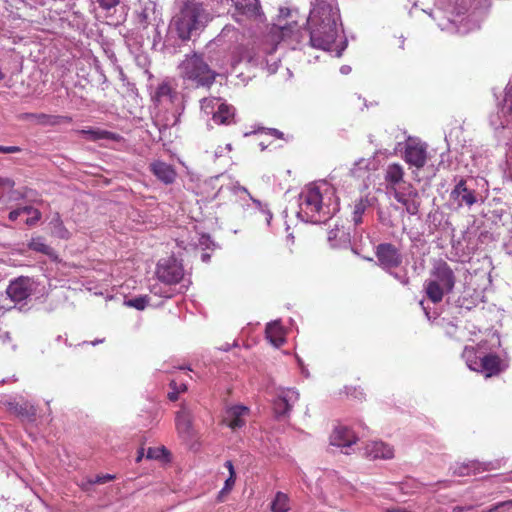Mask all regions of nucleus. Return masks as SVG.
<instances>
[{"mask_svg":"<svg viewBox=\"0 0 512 512\" xmlns=\"http://www.w3.org/2000/svg\"><path fill=\"white\" fill-rule=\"evenodd\" d=\"M225 467L228 469L229 471V476H236V473H235V470H234V466H233V463L232 461L228 460L225 462Z\"/></svg>","mask_w":512,"mask_h":512,"instance_id":"nucleus-53","label":"nucleus"},{"mask_svg":"<svg viewBox=\"0 0 512 512\" xmlns=\"http://www.w3.org/2000/svg\"><path fill=\"white\" fill-rule=\"evenodd\" d=\"M271 509L273 512H287L289 510L287 495L278 492L271 504Z\"/></svg>","mask_w":512,"mask_h":512,"instance_id":"nucleus-35","label":"nucleus"},{"mask_svg":"<svg viewBox=\"0 0 512 512\" xmlns=\"http://www.w3.org/2000/svg\"><path fill=\"white\" fill-rule=\"evenodd\" d=\"M501 112L503 114L512 113V86H507L505 89V95L501 106Z\"/></svg>","mask_w":512,"mask_h":512,"instance_id":"nucleus-39","label":"nucleus"},{"mask_svg":"<svg viewBox=\"0 0 512 512\" xmlns=\"http://www.w3.org/2000/svg\"><path fill=\"white\" fill-rule=\"evenodd\" d=\"M338 210L335 188L326 181L311 183L299 194L297 216L304 222L325 223Z\"/></svg>","mask_w":512,"mask_h":512,"instance_id":"nucleus-1","label":"nucleus"},{"mask_svg":"<svg viewBox=\"0 0 512 512\" xmlns=\"http://www.w3.org/2000/svg\"><path fill=\"white\" fill-rule=\"evenodd\" d=\"M40 122L48 125H58L62 122H71V117L68 116H58V115H46L41 114L39 116Z\"/></svg>","mask_w":512,"mask_h":512,"instance_id":"nucleus-37","label":"nucleus"},{"mask_svg":"<svg viewBox=\"0 0 512 512\" xmlns=\"http://www.w3.org/2000/svg\"><path fill=\"white\" fill-rule=\"evenodd\" d=\"M400 48L403 49L404 48V40H401L400 41Z\"/></svg>","mask_w":512,"mask_h":512,"instance_id":"nucleus-62","label":"nucleus"},{"mask_svg":"<svg viewBox=\"0 0 512 512\" xmlns=\"http://www.w3.org/2000/svg\"><path fill=\"white\" fill-rule=\"evenodd\" d=\"M156 11L153 6H145L136 12L135 22L141 29H147L149 26H157Z\"/></svg>","mask_w":512,"mask_h":512,"instance_id":"nucleus-24","label":"nucleus"},{"mask_svg":"<svg viewBox=\"0 0 512 512\" xmlns=\"http://www.w3.org/2000/svg\"><path fill=\"white\" fill-rule=\"evenodd\" d=\"M484 470H487L484 464L478 461H469L467 463L457 464L454 467L453 473L458 476H466L470 474H476Z\"/></svg>","mask_w":512,"mask_h":512,"instance_id":"nucleus-27","label":"nucleus"},{"mask_svg":"<svg viewBox=\"0 0 512 512\" xmlns=\"http://www.w3.org/2000/svg\"><path fill=\"white\" fill-rule=\"evenodd\" d=\"M26 215H28V217H32L33 216V213H25Z\"/></svg>","mask_w":512,"mask_h":512,"instance_id":"nucleus-63","label":"nucleus"},{"mask_svg":"<svg viewBox=\"0 0 512 512\" xmlns=\"http://www.w3.org/2000/svg\"><path fill=\"white\" fill-rule=\"evenodd\" d=\"M510 150H511V153H512V143H511V146H510Z\"/></svg>","mask_w":512,"mask_h":512,"instance_id":"nucleus-64","label":"nucleus"},{"mask_svg":"<svg viewBox=\"0 0 512 512\" xmlns=\"http://www.w3.org/2000/svg\"><path fill=\"white\" fill-rule=\"evenodd\" d=\"M177 97L176 90L167 81L162 82L156 89L154 98L158 102L169 101L173 103Z\"/></svg>","mask_w":512,"mask_h":512,"instance_id":"nucleus-28","label":"nucleus"},{"mask_svg":"<svg viewBox=\"0 0 512 512\" xmlns=\"http://www.w3.org/2000/svg\"><path fill=\"white\" fill-rule=\"evenodd\" d=\"M186 389H187L186 384H181V385L178 387L179 393H180V392L185 391Z\"/></svg>","mask_w":512,"mask_h":512,"instance_id":"nucleus-58","label":"nucleus"},{"mask_svg":"<svg viewBox=\"0 0 512 512\" xmlns=\"http://www.w3.org/2000/svg\"><path fill=\"white\" fill-rule=\"evenodd\" d=\"M393 276L403 285H408L409 284V277L407 276L406 273L404 274H398V273H394Z\"/></svg>","mask_w":512,"mask_h":512,"instance_id":"nucleus-49","label":"nucleus"},{"mask_svg":"<svg viewBox=\"0 0 512 512\" xmlns=\"http://www.w3.org/2000/svg\"><path fill=\"white\" fill-rule=\"evenodd\" d=\"M462 357L470 370L478 371L479 362H481V358L483 357L482 353H478L474 347H465Z\"/></svg>","mask_w":512,"mask_h":512,"instance_id":"nucleus-29","label":"nucleus"},{"mask_svg":"<svg viewBox=\"0 0 512 512\" xmlns=\"http://www.w3.org/2000/svg\"><path fill=\"white\" fill-rule=\"evenodd\" d=\"M349 240V234L344 230V227L339 228L336 226L328 233V241L333 247L339 246Z\"/></svg>","mask_w":512,"mask_h":512,"instance_id":"nucleus-32","label":"nucleus"},{"mask_svg":"<svg viewBox=\"0 0 512 512\" xmlns=\"http://www.w3.org/2000/svg\"><path fill=\"white\" fill-rule=\"evenodd\" d=\"M29 247L36 252H41L46 255H52L54 252L53 249L47 245L41 237L33 238L29 243Z\"/></svg>","mask_w":512,"mask_h":512,"instance_id":"nucleus-36","label":"nucleus"},{"mask_svg":"<svg viewBox=\"0 0 512 512\" xmlns=\"http://www.w3.org/2000/svg\"><path fill=\"white\" fill-rule=\"evenodd\" d=\"M405 161L416 168H422L427 161V147L417 139L409 137L404 150Z\"/></svg>","mask_w":512,"mask_h":512,"instance_id":"nucleus-9","label":"nucleus"},{"mask_svg":"<svg viewBox=\"0 0 512 512\" xmlns=\"http://www.w3.org/2000/svg\"><path fill=\"white\" fill-rule=\"evenodd\" d=\"M33 286L34 281L32 279L19 277L9 284L6 293L13 302L20 303L31 296Z\"/></svg>","mask_w":512,"mask_h":512,"instance_id":"nucleus-12","label":"nucleus"},{"mask_svg":"<svg viewBox=\"0 0 512 512\" xmlns=\"http://www.w3.org/2000/svg\"><path fill=\"white\" fill-rule=\"evenodd\" d=\"M339 21V8L334 0H314L307 18L311 45L325 51L330 50L338 36Z\"/></svg>","mask_w":512,"mask_h":512,"instance_id":"nucleus-2","label":"nucleus"},{"mask_svg":"<svg viewBox=\"0 0 512 512\" xmlns=\"http://www.w3.org/2000/svg\"><path fill=\"white\" fill-rule=\"evenodd\" d=\"M0 186H6L9 188H12L14 186V182L10 178H1L0 177Z\"/></svg>","mask_w":512,"mask_h":512,"instance_id":"nucleus-52","label":"nucleus"},{"mask_svg":"<svg viewBox=\"0 0 512 512\" xmlns=\"http://www.w3.org/2000/svg\"><path fill=\"white\" fill-rule=\"evenodd\" d=\"M222 98L219 97H205L200 101L201 110L206 115L214 116L219 103L221 102Z\"/></svg>","mask_w":512,"mask_h":512,"instance_id":"nucleus-34","label":"nucleus"},{"mask_svg":"<svg viewBox=\"0 0 512 512\" xmlns=\"http://www.w3.org/2000/svg\"><path fill=\"white\" fill-rule=\"evenodd\" d=\"M364 455L369 459H391L394 456L393 448L381 441L367 443Z\"/></svg>","mask_w":512,"mask_h":512,"instance_id":"nucleus-19","label":"nucleus"},{"mask_svg":"<svg viewBox=\"0 0 512 512\" xmlns=\"http://www.w3.org/2000/svg\"><path fill=\"white\" fill-rule=\"evenodd\" d=\"M340 71H341V73H342V74H345V75H346V74L350 73V71H351V67H350V66H347V65H344V66H342V67L340 68Z\"/></svg>","mask_w":512,"mask_h":512,"instance_id":"nucleus-54","label":"nucleus"},{"mask_svg":"<svg viewBox=\"0 0 512 512\" xmlns=\"http://www.w3.org/2000/svg\"><path fill=\"white\" fill-rule=\"evenodd\" d=\"M271 218H272V214L271 213H267L266 221H267L268 224L270 223Z\"/></svg>","mask_w":512,"mask_h":512,"instance_id":"nucleus-59","label":"nucleus"},{"mask_svg":"<svg viewBox=\"0 0 512 512\" xmlns=\"http://www.w3.org/2000/svg\"><path fill=\"white\" fill-rule=\"evenodd\" d=\"M474 506H455L453 507V512H468L472 511Z\"/></svg>","mask_w":512,"mask_h":512,"instance_id":"nucleus-51","label":"nucleus"},{"mask_svg":"<svg viewBox=\"0 0 512 512\" xmlns=\"http://www.w3.org/2000/svg\"><path fill=\"white\" fill-rule=\"evenodd\" d=\"M99 7L106 12H110L111 9L115 8L119 5L120 0H96Z\"/></svg>","mask_w":512,"mask_h":512,"instance_id":"nucleus-40","label":"nucleus"},{"mask_svg":"<svg viewBox=\"0 0 512 512\" xmlns=\"http://www.w3.org/2000/svg\"><path fill=\"white\" fill-rule=\"evenodd\" d=\"M368 206L369 201L366 198H360L355 201L352 213V220L355 225H359L360 223H362V215L364 214Z\"/></svg>","mask_w":512,"mask_h":512,"instance_id":"nucleus-33","label":"nucleus"},{"mask_svg":"<svg viewBox=\"0 0 512 512\" xmlns=\"http://www.w3.org/2000/svg\"><path fill=\"white\" fill-rule=\"evenodd\" d=\"M232 3L241 15L249 18H257L260 16L259 0H232Z\"/></svg>","mask_w":512,"mask_h":512,"instance_id":"nucleus-23","label":"nucleus"},{"mask_svg":"<svg viewBox=\"0 0 512 512\" xmlns=\"http://www.w3.org/2000/svg\"><path fill=\"white\" fill-rule=\"evenodd\" d=\"M143 456H144V449H140L138 451V455L136 457V462H140L142 460Z\"/></svg>","mask_w":512,"mask_h":512,"instance_id":"nucleus-55","label":"nucleus"},{"mask_svg":"<svg viewBox=\"0 0 512 512\" xmlns=\"http://www.w3.org/2000/svg\"><path fill=\"white\" fill-rule=\"evenodd\" d=\"M175 422L179 435L183 439H190L193 435L192 413L185 405L177 412Z\"/></svg>","mask_w":512,"mask_h":512,"instance_id":"nucleus-16","label":"nucleus"},{"mask_svg":"<svg viewBox=\"0 0 512 512\" xmlns=\"http://www.w3.org/2000/svg\"><path fill=\"white\" fill-rule=\"evenodd\" d=\"M170 386L172 388V391L169 392L168 398L171 401H176L178 399V394H179L177 383L175 381H171Z\"/></svg>","mask_w":512,"mask_h":512,"instance_id":"nucleus-44","label":"nucleus"},{"mask_svg":"<svg viewBox=\"0 0 512 512\" xmlns=\"http://www.w3.org/2000/svg\"><path fill=\"white\" fill-rule=\"evenodd\" d=\"M281 32H282V36L285 37L286 36V33L287 31L289 30V27H287L286 25L284 26H279Z\"/></svg>","mask_w":512,"mask_h":512,"instance_id":"nucleus-56","label":"nucleus"},{"mask_svg":"<svg viewBox=\"0 0 512 512\" xmlns=\"http://www.w3.org/2000/svg\"><path fill=\"white\" fill-rule=\"evenodd\" d=\"M465 9H466V7L464 5V0H462L460 4H458V0H456L455 5L451 9V12L459 15L462 13V10H465Z\"/></svg>","mask_w":512,"mask_h":512,"instance_id":"nucleus-48","label":"nucleus"},{"mask_svg":"<svg viewBox=\"0 0 512 512\" xmlns=\"http://www.w3.org/2000/svg\"><path fill=\"white\" fill-rule=\"evenodd\" d=\"M80 135L86 137L89 140L96 141L100 139H107V140H115L117 138L116 134L101 130V129H82L77 131Z\"/></svg>","mask_w":512,"mask_h":512,"instance_id":"nucleus-31","label":"nucleus"},{"mask_svg":"<svg viewBox=\"0 0 512 512\" xmlns=\"http://www.w3.org/2000/svg\"><path fill=\"white\" fill-rule=\"evenodd\" d=\"M165 452V448H149L147 452V458L149 459H158L161 457V454Z\"/></svg>","mask_w":512,"mask_h":512,"instance_id":"nucleus-42","label":"nucleus"},{"mask_svg":"<svg viewBox=\"0 0 512 512\" xmlns=\"http://www.w3.org/2000/svg\"><path fill=\"white\" fill-rule=\"evenodd\" d=\"M153 175L164 184H172L177 176L174 167L166 162L157 160L150 164Z\"/></svg>","mask_w":512,"mask_h":512,"instance_id":"nucleus-18","label":"nucleus"},{"mask_svg":"<svg viewBox=\"0 0 512 512\" xmlns=\"http://www.w3.org/2000/svg\"><path fill=\"white\" fill-rule=\"evenodd\" d=\"M404 168L399 163H391L385 170V182L387 188L393 192L396 189L402 188L404 184H410L404 180Z\"/></svg>","mask_w":512,"mask_h":512,"instance_id":"nucleus-15","label":"nucleus"},{"mask_svg":"<svg viewBox=\"0 0 512 512\" xmlns=\"http://www.w3.org/2000/svg\"><path fill=\"white\" fill-rule=\"evenodd\" d=\"M235 108L225 100H221L212 120L218 125H230L234 123Z\"/></svg>","mask_w":512,"mask_h":512,"instance_id":"nucleus-22","label":"nucleus"},{"mask_svg":"<svg viewBox=\"0 0 512 512\" xmlns=\"http://www.w3.org/2000/svg\"><path fill=\"white\" fill-rule=\"evenodd\" d=\"M7 408L11 413H14L24 421L34 422L36 420L37 410L34 405L28 402H8Z\"/></svg>","mask_w":512,"mask_h":512,"instance_id":"nucleus-20","label":"nucleus"},{"mask_svg":"<svg viewBox=\"0 0 512 512\" xmlns=\"http://www.w3.org/2000/svg\"><path fill=\"white\" fill-rule=\"evenodd\" d=\"M299 392L293 388L282 389L274 401V411L278 417L290 413L293 405L299 400Z\"/></svg>","mask_w":512,"mask_h":512,"instance_id":"nucleus-13","label":"nucleus"},{"mask_svg":"<svg viewBox=\"0 0 512 512\" xmlns=\"http://www.w3.org/2000/svg\"><path fill=\"white\" fill-rule=\"evenodd\" d=\"M208 21V14L202 4L194 1H183L179 12L172 19V26L175 28L179 38L188 40L193 33L204 27Z\"/></svg>","mask_w":512,"mask_h":512,"instance_id":"nucleus-3","label":"nucleus"},{"mask_svg":"<svg viewBox=\"0 0 512 512\" xmlns=\"http://www.w3.org/2000/svg\"><path fill=\"white\" fill-rule=\"evenodd\" d=\"M21 151V148L18 146H2L0 145V153H18Z\"/></svg>","mask_w":512,"mask_h":512,"instance_id":"nucleus-46","label":"nucleus"},{"mask_svg":"<svg viewBox=\"0 0 512 512\" xmlns=\"http://www.w3.org/2000/svg\"><path fill=\"white\" fill-rule=\"evenodd\" d=\"M249 408L243 405H235L226 409L223 422L232 430L242 428L246 424Z\"/></svg>","mask_w":512,"mask_h":512,"instance_id":"nucleus-14","label":"nucleus"},{"mask_svg":"<svg viewBox=\"0 0 512 512\" xmlns=\"http://www.w3.org/2000/svg\"><path fill=\"white\" fill-rule=\"evenodd\" d=\"M179 70L180 76L197 88H210L218 76V73L205 62L203 56L197 53L186 55L179 65Z\"/></svg>","mask_w":512,"mask_h":512,"instance_id":"nucleus-5","label":"nucleus"},{"mask_svg":"<svg viewBox=\"0 0 512 512\" xmlns=\"http://www.w3.org/2000/svg\"><path fill=\"white\" fill-rule=\"evenodd\" d=\"M235 480H236V476H229L227 478V480L225 481L224 487L222 488L220 493L222 494L225 492H229L233 488V486L235 484Z\"/></svg>","mask_w":512,"mask_h":512,"instance_id":"nucleus-43","label":"nucleus"},{"mask_svg":"<svg viewBox=\"0 0 512 512\" xmlns=\"http://www.w3.org/2000/svg\"><path fill=\"white\" fill-rule=\"evenodd\" d=\"M378 168V164L375 156H371L369 158H360L355 161L352 168L350 169V173L353 177L363 178L371 171H375Z\"/></svg>","mask_w":512,"mask_h":512,"instance_id":"nucleus-21","label":"nucleus"},{"mask_svg":"<svg viewBox=\"0 0 512 512\" xmlns=\"http://www.w3.org/2000/svg\"><path fill=\"white\" fill-rule=\"evenodd\" d=\"M23 213H33L32 217H27L25 223L29 226L35 225L41 218V213L38 209L32 206H24L15 210H12L9 213V219L11 221H15L21 216Z\"/></svg>","mask_w":512,"mask_h":512,"instance_id":"nucleus-26","label":"nucleus"},{"mask_svg":"<svg viewBox=\"0 0 512 512\" xmlns=\"http://www.w3.org/2000/svg\"><path fill=\"white\" fill-rule=\"evenodd\" d=\"M259 146H260L261 150H265L267 147L263 142H260Z\"/></svg>","mask_w":512,"mask_h":512,"instance_id":"nucleus-60","label":"nucleus"},{"mask_svg":"<svg viewBox=\"0 0 512 512\" xmlns=\"http://www.w3.org/2000/svg\"><path fill=\"white\" fill-rule=\"evenodd\" d=\"M113 479H114L113 475L106 474V475H102V476H97L95 478V480L93 481V483L104 484V483L109 482V481H111Z\"/></svg>","mask_w":512,"mask_h":512,"instance_id":"nucleus-47","label":"nucleus"},{"mask_svg":"<svg viewBox=\"0 0 512 512\" xmlns=\"http://www.w3.org/2000/svg\"><path fill=\"white\" fill-rule=\"evenodd\" d=\"M291 15V10L289 8H286V7H282L279 9V18H283V19H286L288 17H290Z\"/></svg>","mask_w":512,"mask_h":512,"instance_id":"nucleus-50","label":"nucleus"},{"mask_svg":"<svg viewBox=\"0 0 512 512\" xmlns=\"http://www.w3.org/2000/svg\"><path fill=\"white\" fill-rule=\"evenodd\" d=\"M512 507V500L504 501L496 504L495 506L482 510L481 512H504V508H511Z\"/></svg>","mask_w":512,"mask_h":512,"instance_id":"nucleus-41","label":"nucleus"},{"mask_svg":"<svg viewBox=\"0 0 512 512\" xmlns=\"http://www.w3.org/2000/svg\"><path fill=\"white\" fill-rule=\"evenodd\" d=\"M156 275L158 279L166 284H177L184 276L182 264L175 258L162 259L157 265Z\"/></svg>","mask_w":512,"mask_h":512,"instance_id":"nucleus-6","label":"nucleus"},{"mask_svg":"<svg viewBox=\"0 0 512 512\" xmlns=\"http://www.w3.org/2000/svg\"><path fill=\"white\" fill-rule=\"evenodd\" d=\"M502 371V360L496 354L489 353L483 354L481 362H479L478 371L485 375V377H492L498 375Z\"/></svg>","mask_w":512,"mask_h":512,"instance_id":"nucleus-17","label":"nucleus"},{"mask_svg":"<svg viewBox=\"0 0 512 512\" xmlns=\"http://www.w3.org/2000/svg\"><path fill=\"white\" fill-rule=\"evenodd\" d=\"M124 303L128 307H132L137 310H144L149 303V297L146 295L138 296V297L126 300Z\"/></svg>","mask_w":512,"mask_h":512,"instance_id":"nucleus-38","label":"nucleus"},{"mask_svg":"<svg viewBox=\"0 0 512 512\" xmlns=\"http://www.w3.org/2000/svg\"><path fill=\"white\" fill-rule=\"evenodd\" d=\"M52 234L60 239L68 240L71 237V233L65 227L60 215L58 213L52 218L51 222Z\"/></svg>","mask_w":512,"mask_h":512,"instance_id":"nucleus-30","label":"nucleus"},{"mask_svg":"<svg viewBox=\"0 0 512 512\" xmlns=\"http://www.w3.org/2000/svg\"><path fill=\"white\" fill-rule=\"evenodd\" d=\"M431 278L424 283L427 297L433 303L442 301L445 294L450 293L455 286V275L446 261L439 259L433 263L430 271Z\"/></svg>","mask_w":512,"mask_h":512,"instance_id":"nucleus-4","label":"nucleus"},{"mask_svg":"<svg viewBox=\"0 0 512 512\" xmlns=\"http://www.w3.org/2000/svg\"><path fill=\"white\" fill-rule=\"evenodd\" d=\"M209 258H210V255H209V254H207V253L202 254V260H203L204 262H207V261L209 260Z\"/></svg>","mask_w":512,"mask_h":512,"instance_id":"nucleus-57","label":"nucleus"},{"mask_svg":"<svg viewBox=\"0 0 512 512\" xmlns=\"http://www.w3.org/2000/svg\"><path fill=\"white\" fill-rule=\"evenodd\" d=\"M450 201L458 209L464 206L471 207L477 202L476 192L468 187L466 180L460 179L450 192Z\"/></svg>","mask_w":512,"mask_h":512,"instance_id":"nucleus-10","label":"nucleus"},{"mask_svg":"<svg viewBox=\"0 0 512 512\" xmlns=\"http://www.w3.org/2000/svg\"><path fill=\"white\" fill-rule=\"evenodd\" d=\"M394 198L401 203L409 215H416L419 211V193L412 184H404L402 188L392 192Z\"/></svg>","mask_w":512,"mask_h":512,"instance_id":"nucleus-8","label":"nucleus"},{"mask_svg":"<svg viewBox=\"0 0 512 512\" xmlns=\"http://www.w3.org/2000/svg\"><path fill=\"white\" fill-rule=\"evenodd\" d=\"M265 333L266 338L273 346L280 347L284 344L285 338L283 329L278 321L269 323L266 327Z\"/></svg>","mask_w":512,"mask_h":512,"instance_id":"nucleus-25","label":"nucleus"},{"mask_svg":"<svg viewBox=\"0 0 512 512\" xmlns=\"http://www.w3.org/2000/svg\"><path fill=\"white\" fill-rule=\"evenodd\" d=\"M358 438L355 433L346 426H337L330 435V444L342 449L344 454H351L352 446L356 444Z\"/></svg>","mask_w":512,"mask_h":512,"instance_id":"nucleus-11","label":"nucleus"},{"mask_svg":"<svg viewBox=\"0 0 512 512\" xmlns=\"http://www.w3.org/2000/svg\"><path fill=\"white\" fill-rule=\"evenodd\" d=\"M375 256L378 265L386 271L402 264L403 256L399 249L391 243H381L376 247Z\"/></svg>","mask_w":512,"mask_h":512,"instance_id":"nucleus-7","label":"nucleus"},{"mask_svg":"<svg viewBox=\"0 0 512 512\" xmlns=\"http://www.w3.org/2000/svg\"><path fill=\"white\" fill-rule=\"evenodd\" d=\"M261 132L276 137L278 139L283 138V133L275 128H263Z\"/></svg>","mask_w":512,"mask_h":512,"instance_id":"nucleus-45","label":"nucleus"},{"mask_svg":"<svg viewBox=\"0 0 512 512\" xmlns=\"http://www.w3.org/2000/svg\"><path fill=\"white\" fill-rule=\"evenodd\" d=\"M238 189H239L240 191H243V192H245V193H248V191H247V189H246L245 187H239Z\"/></svg>","mask_w":512,"mask_h":512,"instance_id":"nucleus-61","label":"nucleus"}]
</instances>
